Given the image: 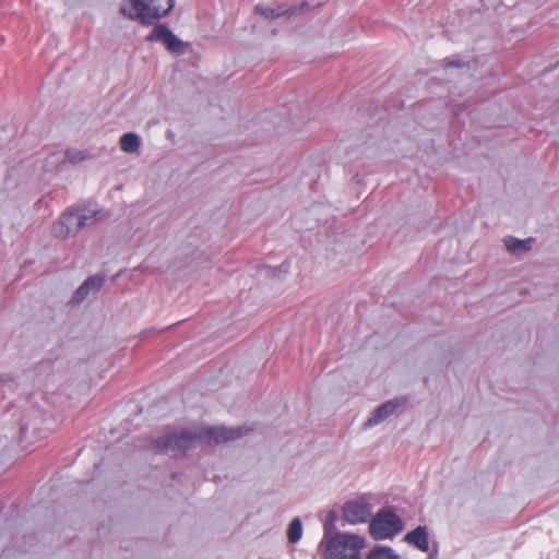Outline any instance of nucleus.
<instances>
[{"mask_svg": "<svg viewBox=\"0 0 559 559\" xmlns=\"http://www.w3.org/2000/svg\"><path fill=\"white\" fill-rule=\"evenodd\" d=\"M321 546L326 559H360L365 540L357 535L337 533L330 537L325 535Z\"/></svg>", "mask_w": 559, "mask_h": 559, "instance_id": "3", "label": "nucleus"}, {"mask_svg": "<svg viewBox=\"0 0 559 559\" xmlns=\"http://www.w3.org/2000/svg\"><path fill=\"white\" fill-rule=\"evenodd\" d=\"M86 158V155L83 152H72L68 151L66 154V159L70 163L82 162Z\"/></svg>", "mask_w": 559, "mask_h": 559, "instance_id": "16", "label": "nucleus"}, {"mask_svg": "<svg viewBox=\"0 0 559 559\" xmlns=\"http://www.w3.org/2000/svg\"><path fill=\"white\" fill-rule=\"evenodd\" d=\"M306 7H308L307 1H302L299 8L284 3H278L274 7L258 4L254 11L266 20H274L284 15H293L297 10H305Z\"/></svg>", "mask_w": 559, "mask_h": 559, "instance_id": "6", "label": "nucleus"}, {"mask_svg": "<svg viewBox=\"0 0 559 559\" xmlns=\"http://www.w3.org/2000/svg\"><path fill=\"white\" fill-rule=\"evenodd\" d=\"M371 515L370 506L362 501L347 502L343 510V518L350 524L366 522Z\"/></svg>", "mask_w": 559, "mask_h": 559, "instance_id": "7", "label": "nucleus"}, {"mask_svg": "<svg viewBox=\"0 0 559 559\" xmlns=\"http://www.w3.org/2000/svg\"><path fill=\"white\" fill-rule=\"evenodd\" d=\"M405 540L421 551H428L429 549L428 533L425 526H417L414 531L407 533Z\"/></svg>", "mask_w": 559, "mask_h": 559, "instance_id": "9", "label": "nucleus"}, {"mask_svg": "<svg viewBox=\"0 0 559 559\" xmlns=\"http://www.w3.org/2000/svg\"><path fill=\"white\" fill-rule=\"evenodd\" d=\"M104 285V278L98 276L88 277L75 292L74 300L82 301L91 290H99Z\"/></svg>", "mask_w": 559, "mask_h": 559, "instance_id": "11", "label": "nucleus"}, {"mask_svg": "<svg viewBox=\"0 0 559 559\" xmlns=\"http://www.w3.org/2000/svg\"><path fill=\"white\" fill-rule=\"evenodd\" d=\"M366 559H397V557L388 548H377L371 551Z\"/></svg>", "mask_w": 559, "mask_h": 559, "instance_id": "15", "label": "nucleus"}, {"mask_svg": "<svg viewBox=\"0 0 559 559\" xmlns=\"http://www.w3.org/2000/svg\"><path fill=\"white\" fill-rule=\"evenodd\" d=\"M400 403L395 401H388L386 403L379 406L373 415L365 423V427H371L383 421L399 407Z\"/></svg>", "mask_w": 559, "mask_h": 559, "instance_id": "10", "label": "nucleus"}, {"mask_svg": "<svg viewBox=\"0 0 559 559\" xmlns=\"http://www.w3.org/2000/svg\"><path fill=\"white\" fill-rule=\"evenodd\" d=\"M120 146L126 153H134L140 147V139L135 133H126L120 139Z\"/></svg>", "mask_w": 559, "mask_h": 559, "instance_id": "12", "label": "nucleus"}, {"mask_svg": "<svg viewBox=\"0 0 559 559\" xmlns=\"http://www.w3.org/2000/svg\"><path fill=\"white\" fill-rule=\"evenodd\" d=\"M445 66L447 67H459L460 63L457 61H453V62H448Z\"/></svg>", "mask_w": 559, "mask_h": 559, "instance_id": "17", "label": "nucleus"}, {"mask_svg": "<svg viewBox=\"0 0 559 559\" xmlns=\"http://www.w3.org/2000/svg\"><path fill=\"white\" fill-rule=\"evenodd\" d=\"M370 534L374 539L392 538L403 530V522L392 511L379 512L370 523Z\"/></svg>", "mask_w": 559, "mask_h": 559, "instance_id": "4", "label": "nucleus"}, {"mask_svg": "<svg viewBox=\"0 0 559 559\" xmlns=\"http://www.w3.org/2000/svg\"><path fill=\"white\" fill-rule=\"evenodd\" d=\"M301 535H302L301 521L299 518H295L290 522L288 531H287L288 542L292 544H295V543L299 542V539L301 538Z\"/></svg>", "mask_w": 559, "mask_h": 559, "instance_id": "14", "label": "nucleus"}, {"mask_svg": "<svg viewBox=\"0 0 559 559\" xmlns=\"http://www.w3.org/2000/svg\"><path fill=\"white\" fill-rule=\"evenodd\" d=\"M250 428H226V427H199L193 432L182 431L170 433L156 440L153 444L155 452L166 453L173 457L183 455L186 451L195 444H218L236 440L246 435Z\"/></svg>", "mask_w": 559, "mask_h": 559, "instance_id": "1", "label": "nucleus"}, {"mask_svg": "<svg viewBox=\"0 0 559 559\" xmlns=\"http://www.w3.org/2000/svg\"><path fill=\"white\" fill-rule=\"evenodd\" d=\"M146 40L162 43L173 53H181L183 51V43L165 24L155 25Z\"/></svg>", "mask_w": 559, "mask_h": 559, "instance_id": "5", "label": "nucleus"}, {"mask_svg": "<svg viewBox=\"0 0 559 559\" xmlns=\"http://www.w3.org/2000/svg\"><path fill=\"white\" fill-rule=\"evenodd\" d=\"M532 239L520 240L513 237H509L504 240L506 247L510 252L516 253L520 251H527L531 249Z\"/></svg>", "mask_w": 559, "mask_h": 559, "instance_id": "13", "label": "nucleus"}, {"mask_svg": "<svg viewBox=\"0 0 559 559\" xmlns=\"http://www.w3.org/2000/svg\"><path fill=\"white\" fill-rule=\"evenodd\" d=\"M175 0H123L121 13L130 20L140 21L150 25L154 21L167 15L174 8Z\"/></svg>", "mask_w": 559, "mask_h": 559, "instance_id": "2", "label": "nucleus"}, {"mask_svg": "<svg viewBox=\"0 0 559 559\" xmlns=\"http://www.w3.org/2000/svg\"><path fill=\"white\" fill-rule=\"evenodd\" d=\"M73 224L78 228H82L86 225V217L82 216L78 211L69 210L61 216L59 223L53 226L52 231L58 237H67Z\"/></svg>", "mask_w": 559, "mask_h": 559, "instance_id": "8", "label": "nucleus"}]
</instances>
